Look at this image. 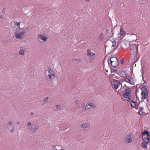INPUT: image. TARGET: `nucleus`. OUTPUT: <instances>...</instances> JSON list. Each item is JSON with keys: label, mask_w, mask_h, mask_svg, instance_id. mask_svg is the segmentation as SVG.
Masks as SVG:
<instances>
[{"label": "nucleus", "mask_w": 150, "mask_h": 150, "mask_svg": "<svg viewBox=\"0 0 150 150\" xmlns=\"http://www.w3.org/2000/svg\"><path fill=\"white\" fill-rule=\"evenodd\" d=\"M110 42L112 44V47H114L116 45V43L115 42V41L113 40V41H110Z\"/></svg>", "instance_id": "nucleus-21"}, {"label": "nucleus", "mask_w": 150, "mask_h": 150, "mask_svg": "<svg viewBox=\"0 0 150 150\" xmlns=\"http://www.w3.org/2000/svg\"><path fill=\"white\" fill-rule=\"evenodd\" d=\"M136 103H137L133 100H132V101H131V107L132 108H134L135 107L136 105Z\"/></svg>", "instance_id": "nucleus-16"}, {"label": "nucleus", "mask_w": 150, "mask_h": 150, "mask_svg": "<svg viewBox=\"0 0 150 150\" xmlns=\"http://www.w3.org/2000/svg\"><path fill=\"white\" fill-rule=\"evenodd\" d=\"M120 63L122 64H123L124 63V61L123 59L122 58L120 60Z\"/></svg>", "instance_id": "nucleus-39"}, {"label": "nucleus", "mask_w": 150, "mask_h": 150, "mask_svg": "<svg viewBox=\"0 0 150 150\" xmlns=\"http://www.w3.org/2000/svg\"><path fill=\"white\" fill-rule=\"evenodd\" d=\"M25 52V50H20L19 51V54L20 55H23Z\"/></svg>", "instance_id": "nucleus-19"}, {"label": "nucleus", "mask_w": 150, "mask_h": 150, "mask_svg": "<svg viewBox=\"0 0 150 150\" xmlns=\"http://www.w3.org/2000/svg\"><path fill=\"white\" fill-rule=\"evenodd\" d=\"M12 121H10L8 122L7 124V126H10L12 125Z\"/></svg>", "instance_id": "nucleus-34"}, {"label": "nucleus", "mask_w": 150, "mask_h": 150, "mask_svg": "<svg viewBox=\"0 0 150 150\" xmlns=\"http://www.w3.org/2000/svg\"><path fill=\"white\" fill-rule=\"evenodd\" d=\"M34 125L33 124L32 125H31V123L30 122H28L27 123V126L28 129L32 132H35L39 129V127L38 126H35L34 127L33 126Z\"/></svg>", "instance_id": "nucleus-4"}, {"label": "nucleus", "mask_w": 150, "mask_h": 150, "mask_svg": "<svg viewBox=\"0 0 150 150\" xmlns=\"http://www.w3.org/2000/svg\"><path fill=\"white\" fill-rule=\"evenodd\" d=\"M106 72H108V70H106Z\"/></svg>", "instance_id": "nucleus-50"}, {"label": "nucleus", "mask_w": 150, "mask_h": 150, "mask_svg": "<svg viewBox=\"0 0 150 150\" xmlns=\"http://www.w3.org/2000/svg\"><path fill=\"white\" fill-rule=\"evenodd\" d=\"M94 57H91L90 58L89 62H90L91 63L94 60Z\"/></svg>", "instance_id": "nucleus-33"}, {"label": "nucleus", "mask_w": 150, "mask_h": 150, "mask_svg": "<svg viewBox=\"0 0 150 150\" xmlns=\"http://www.w3.org/2000/svg\"><path fill=\"white\" fill-rule=\"evenodd\" d=\"M91 50H90L88 49L87 50V52L86 53V54L87 56H90L91 55Z\"/></svg>", "instance_id": "nucleus-26"}, {"label": "nucleus", "mask_w": 150, "mask_h": 150, "mask_svg": "<svg viewBox=\"0 0 150 150\" xmlns=\"http://www.w3.org/2000/svg\"><path fill=\"white\" fill-rule=\"evenodd\" d=\"M38 38V39L42 40L43 41L45 42L47 40V37L43 35H39Z\"/></svg>", "instance_id": "nucleus-10"}, {"label": "nucleus", "mask_w": 150, "mask_h": 150, "mask_svg": "<svg viewBox=\"0 0 150 150\" xmlns=\"http://www.w3.org/2000/svg\"><path fill=\"white\" fill-rule=\"evenodd\" d=\"M123 88L127 89H130L131 88H130L127 87L126 85L125 84L124 85V86H123Z\"/></svg>", "instance_id": "nucleus-35"}, {"label": "nucleus", "mask_w": 150, "mask_h": 150, "mask_svg": "<svg viewBox=\"0 0 150 150\" xmlns=\"http://www.w3.org/2000/svg\"><path fill=\"white\" fill-rule=\"evenodd\" d=\"M136 97L137 98V95H136Z\"/></svg>", "instance_id": "nucleus-52"}, {"label": "nucleus", "mask_w": 150, "mask_h": 150, "mask_svg": "<svg viewBox=\"0 0 150 150\" xmlns=\"http://www.w3.org/2000/svg\"><path fill=\"white\" fill-rule=\"evenodd\" d=\"M86 1H89L90 0H85Z\"/></svg>", "instance_id": "nucleus-48"}, {"label": "nucleus", "mask_w": 150, "mask_h": 150, "mask_svg": "<svg viewBox=\"0 0 150 150\" xmlns=\"http://www.w3.org/2000/svg\"><path fill=\"white\" fill-rule=\"evenodd\" d=\"M141 146L144 149H146L147 145H145L142 142L141 143Z\"/></svg>", "instance_id": "nucleus-22"}, {"label": "nucleus", "mask_w": 150, "mask_h": 150, "mask_svg": "<svg viewBox=\"0 0 150 150\" xmlns=\"http://www.w3.org/2000/svg\"><path fill=\"white\" fill-rule=\"evenodd\" d=\"M103 34L102 33H100L98 38L99 41H101L103 40Z\"/></svg>", "instance_id": "nucleus-15"}, {"label": "nucleus", "mask_w": 150, "mask_h": 150, "mask_svg": "<svg viewBox=\"0 0 150 150\" xmlns=\"http://www.w3.org/2000/svg\"><path fill=\"white\" fill-rule=\"evenodd\" d=\"M5 18L7 19H8V18H9V17L8 16H6V17H5Z\"/></svg>", "instance_id": "nucleus-44"}, {"label": "nucleus", "mask_w": 150, "mask_h": 150, "mask_svg": "<svg viewBox=\"0 0 150 150\" xmlns=\"http://www.w3.org/2000/svg\"><path fill=\"white\" fill-rule=\"evenodd\" d=\"M79 100H76L75 101V103L77 104H79Z\"/></svg>", "instance_id": "nucleus-40"}, {"label": "nucleus", "mask_w": 150, "mask_h": 150, "mask_svg": "<svg viewBox=\"0 0 150 150\" xmlns=\"http://www.w3.org/2000/svg\"><path fill=\"white\" fill-rule=\"evenodd\" d=\"M81 107L84 110V109L85 108V104L83 103L82 104L81 106Z\"/></svg>", "instance_id": "nucleus-36"}, {"label": "nucleus", "mask_w": 150, "mask_h": 150, "mask_svg": "<svg viewBox=\"0 0 150 150\" xmlns=\"http://www.w3.org/2000/svg\"><path fill=\"white\" fill-rule=\"evenodd\" d=\"M90 108V107L88 105V103H87L85 106V108L84 109V110H87L88 109H89Z\"/></svg>", "instance_id": "nucleus-25"}, {"label": "nucleus", "mask_w": 150, "mask_h": 150, "mask_svg": "<svg viewBox=\"0 0 150 150\" xmlns=\"http://www.w3.org/2000/svg\"><path fill=\"white\" fill-rule=\"evenodd\" d=\"M114 87L115 89H117L120 85V81L118 80L113 79Z\"/></svg>", "instance_id": "nucleus-7"}, {"label": "nucleus", "mask_w": 150, "mask_h": 150, "mask_svg": "<svg viewBox=\"0 0 150 150\" xmlns=\"http://www.w3.org/2000/svg\"><path fill=\"white\" fill-rule=\"evenodd\" d=\"M125 33L124 31L122 30V28H121L120 29V36H123Z\"/></svg>", "instance_id": "nucleus-20"}, {"label": "nucleus", "mask_w": 150, "mask_h": 150, "mask_svg": "<svg viewBox=\"0 0 150 150\" xmlns=\"http://www.w3.org/2000/svg\"><path fill=\"white\" fill-rule=\"evenodd\" d=\"M132 91L129 89H125L121 91V93L123 97L126 98L127 101H130V98L129 97V95L131 93Z\"/></svg>", "instance_id": "nucleus-2"}, {"label": "nucleus", "mask_w": 150, "mask_h": 150, "mask_svg": "<svg viewBox=\"0 0 150 150\" xmlns=\"http://www.w3.org/2000/svg\"><path fill=\"white\" fill-rule=\"evenodd\" d=\"M149 134V132H148L146 134V135H148Z\"/></svg>", "instance_id": "nucleus-47"}, {"label": "nucleus", "mask_w": 150, "mask_h": 150, "mask_svg": "<svg viewBox=\"0 0 150 150\" xmlns=\"http://www.w3.org/2000/svg\"><path fill=\"white\" fill-rule=\"evenodd\" d=\"M127 72L126 70H123L120 72V74L119 75H121L122 77H126V76H128L127 75Z\"/></svg>", "instance_id": "nucleus-11"}, {"label": "nucleus", "mask_w": 150, "mask_h": 150, "mask_svg": "<svg viewBox=\"0 0 150 150\" xmlns=\"http://www.w3.org/2000/svg\"><path fill=\"white\" fill-rule=\"evenodd\" d=\"M138 106H137V107H136H136H135V109H136V110H137V109H138Z\"/></svg>", "instance_id": "nucleus-46"}, {"label": "nucleus", "mask_w": 150, "mask_h": 150, "mask_svg": "<svg viewBox=\"0 0 150 150\" xmlns=\"http://www.w3.org/2000/svg\"><path fill=\"white\" fill-rule=\"evenodd\" d=\"M134 66H136V64H135Z\"/></svg>", "instance_id": "nucleus-51"}, {"label": "nucleus", "mask_w": 150, "mask_h": 150, "mask_svg": "<svg viewBox=\"0 0 150 150\" xmlns=\"http://www.w3.org/2000/svg\"><path fill=\"white\" fill-rule=\"evenodd\" d=\"M144 139L145 140L144 141H143V142L145 144V145H147V144L149 143V140H150V138H144Z\"/></svg>", "instance_id": "nucleus-13"}, {"label": "nucleus", "mask_w": 150, "mask_h": 150, "mask_svg": "<svg viewBox=\"0 0 150 150\" xmlns=\"http://www.w3.org/2000/svg\"><path fill=\"white\" fill-rule=\"evenodd\" d=\"M147 137H146V138H149V137H150V135H149V134L148 135H147Z\"/></svg>", "instance_id": "nucleus-43"}, {"label": "nucleus", "mask_w": 150, "mask_h": 150, "mask_svg": "<svg viewBox=\"0 0 150 150\" xmlns=\"http://www.w3.org/2000/svg\"><path fill=\"white\" fill-rule=\"evenodd\" d=\"M90 124L89 123H85L82 124H81L80 125V126L83 128H88L90 127Z\"/></svg>", "instance_id": "nucleus-12"}, {"label": "nucleus", "mask_w": 150, "mask_h": 150, "mask_svg": "<svg viewBox=\"0 0 150 150\" xmlns=\"http://www.w3.org/2000/svg\"><path fill=\"white\" fill-rule=\"evenodd\" d=\"M14 23L15 25H16L18 26V28H20V22H17V21H14Z\"/></svg>", "instance_id": "nucleus-24"}, {"label": "nucleus", "mask_w": 150, "mask_h": 150, "mask_svg": "<svg viewBox=\"0 0 150 150\" xmlns=\"http://www.w3.org/2000/svg\"><path fill=\"white\" fill-rule=\"evenodd\" d=\"M24 32L23 31H22L19 33H16L15 34V37L16 39H19L20 40H22L23 39V36L24 35Z\"/></svg>", "instance_id": "nucleus-6"}, {"label": "nucleus", "mask_w": 150, "mask_h": 150, "mask_svg": "<svg viewBox=\"0 0 150 150\" xmlns=\"http://www.w3.org/2000/svg\"><path fill=\"white\" fill-rule=\"evenodd\" d=\"M55 107L57 108V110H60L61 109V106L59 105H55Z\"/></svg>", "instance_id": "nucleus-27"}, {"label": "nucleus", "mask_w": 150, "mask_h": 150, "mask_svg": "<svg viewBox=\"0 0 150 150\" xmlns=\"http://www.w3.org/2000/svg\"><path fill=\"white\" fill-rule=\"evenodd\" d=\"M108 64H109V65H110V63H109V60H108Z\"/></svg>", "instance_id": "nucleus-49"}, {"label": "nucleus", "mask_w": 150, "mask_h": 150, "mask_svg": "<svg viewBox=\"0 0 150 150\" xmlns=\"http://www.w3.org/2000/svg\"><path fill=\"white\" fill-rule=\"evenodd\" d=\"M88 105H89L90 108L92 107L93 108H96V105H95L93 103H88Z\"/></svg>", "instance_id": "nucleus-17"}, {"label": "nucleus", "mask_w": 150, "mask_h": 150, "mask_svg": "<svg viewBox=\"0 0 150 150\" xmlns=\"http://www.w3.org/2000/svg\"><path fill=\"white\" fill-rule=\"evenodd\" d=\"M49 98L47 97H46L43 100V102H45V103H47L48 101V99Z\"/></svg>", "instance_id": "nucleus-30"}, {"label": "nucleus", "mask_w": 150, "mask_h": 150, "mask_svg": "<svg viewBox=\"0 0 150 150\" xmlns=\"http://www.w3.org/2000/svg\"><path fill=\"white\" fill-rule=\"evenodd\" d=\"M30 115H34V113H33V112H31V113H30Z\"/></svg>", "instance_id": "nucleus-42"}, {"label": "nucleus", "mask_w": 150, "mask_h": 150, "mask_svg": "<svg viewBox=\"0 0 150 150\" xmlns=\"http://www.w3.org/2000/svg\"><path fill=\"white\" fill-rule=\"evenodd\" d=\"M139 87L142 91L141 93H142V94L143 93H148L147 89L145 85L141 86Z\"/></svg>", "instance_id": "nucleus-8"}, {"label": "nucleus", "mask_w": 150, "mask_h": 150, "mask_svg": "<svg viewBox=\"0 0 150 150\" xmlns=\"http://www.w3.org/2000/svg\"><path fill=\"white\" fill-rule=\"evenodd\" d=\"M11 129L10 131V132L11 133H13L14 132L15 130V127H11Z\"/></svg>", "instance_id": "nucleus-23"}, {"label": "nucleus", "mask_w": 150, "mask_h": 150, "mask_svg": "<svg viewBox=\"0 0 150 150\" xmlns=\"http://www.w3.org/2000/svg\"><path fill=\"white\" fill-rule=\"evenodd\" d=\"M148 93H143V94H142V93H141V99L142 100H144L146 98V96H147V94Z\"/></svg>", "instance_id": "nucleus-14"}, {"label": "nucleus", "mask_w": 150, "mask_h": 150, "mask_svg": "<svg viewBox=\"0 0 150 150\" xmlns=\"http://www.w3.org/2000/svg\"><path fill=\"white\" fill-rule=\"evenodd\" d=\"M76 61V62H77L78 63H79L80 62L81 59H73V61Z\"/></svg>", "instance_id": "nucleus-29"}, {"label": "nucleus", "mask_w": 150, "mask_h": 150, "mask_svg": "<svg viewBox=\"0 0 150 150\" xmlns=\"http://www.w3.org/2000/svg\"><path fill=\"white\" fill-rule=\"evenodd\" d=\"M148 132L146 130H144V131L143 133H142V136L143 137L144 136L145 134L146 135V134Z\"/></svg>", "instance_id": "nucleus-32"}, {"label": "nucleus", "mask_w": 150, "mask_h": 150, "mask_svg": "<svg viewBox=\"0 0 150 150\" xmlns=\"http://www.w3.org/2000/svg\"><path fill=\"white\" fill-rule=\"evenodd\" d=\"M5 11H6V9H5V8H4L2 11V12H1V13H2V15H5Z\"/></svg>", "instance_id": "nucleus-28"}, {"label": "nucleus", "mask_w": 150, "mask_h": 150, "mask_svg": "<svg viewBox=\"0 0 150 150\" xmlns=\"http://www.w3.org/2000/svg\"><path fill=\"white\" fill-rule=\"evenodd\" d=\"M91 55L90 56H91V57H93V56H94V57H95V54L94 53H93L92 52H91Z\"/></svg>", "instance_id": "nucleus-38"}, {"label": "nucleus", "mask_w": 150, "mask_h": 150, "mask_svg": "<svg viewBox=\"0 0 150 150\" xmlns=\"http://www.w3.org/2000/svg\"><path fill=\"white\" fill-rule=\"evenodd\" d=\"M4 15H2L1 17H0V18L1 19H2V18H4V17L3 16Z\"/></svg>", "instance_id": "nucleus-41"}, {"label": "nucleus", "mask_w": 150, "mask_h": 150, "mask_svg": "<svg viewBox=\"0 0 150 150\" xmlns=\"http://www.w3.org/2000/svg\"><path fill=\"white\" fill-rule=\"evenodd\" d=\"M111 67L115 68L118 65V61L117 58L115 57H112L110 58Z\"/></svg>", "instance_id": "nucleus-1"}, {"label": "nucleus", "mask_w": 150, "mask_h": 150, "mask_svg": "<svg viewBox=\"0 0 150 150\" xmlns=\"http://www.w3.org/2000/svg\"><path fill=\"white\" fill-rule=\"evenodd\" d=\"M131 134L130 133L127 135L126 137L125 140L128 143H131L132 142V136Z\"/></svg>", "instance_id": "nucleus-9"}, {"label": "nucleus", "mask_w": 150, "mask_h": 150, "mask_svg": "<svg viewBox=\"0 0 150 150\" xmlns=\"http://www.w3.org/2000/svg\"><path fill=\"white\" fill-rule=\"evenodd\" d=\"M143 109V108L142 107H140L139 110V115H142L144 113L143 112H142V110Z\"/></svg>", "instance_id": "nucleus-18"}, {"label": "nucleus", "mask_w": 150, "mask_h": 150, "mask_svg": "<svg viewBox=\"0 0 150 150\" xmlns=\"http://www.w3.org/2000/svg\"><path fill=\"white\" fill-rule=\"evenodd\" d=\"M47 71L49 74L46 77V79L48 80V78L50 79H54L55 77V75L53 69L49 68L47 69Z\"/></svg>", "instance_id": "nucleus-3"}, {"label": "nucleus", "mask_w": 150, "mask_h": 150, "mask_svg": "<svg viewBox=\"0 0 150 150\" xmlns=\"http://www.w3.org/2000/svg\"><path fill=\"white\" fill-rule=\"evenodd\" d=\"M17 124L18 125H19L20 124V123L19 122H17Z\"/></svg>", "instance_id": "nucleus-45"}, {"label": "nucleus", "mask_w": 150, "mask_h": 150, "mask_svg": "<svg viewBox=\"0 0 150 150\" xmlns=\"http://www.w3.org/2000/svg\"><path fill=\"white\" fill-rule=\"evenodd\" d=\"M111 73L114 72L115 73H117V70L114 69H112V68L111 69Z\"/></svg>", "instance_id": "nucleus-31"}, {"label": "nucleus", "mask_w": 150, "mask_h": 150, "mask_svg": "<svg viewBox=\"0 0 150 150\" xmlns=\"http://www.w3.org/2000/svg\"><path fill=\"white\" fill-rule=\"evenodd\" d=\"M52 147L54 150H57L56 146L53 145L52 146Z\"/></svg>", "instance_id": "nucleus-37"}, {"label": "nucleus", "mask_w": 150, "mask_h": 150, "mask_svg": "<svg viewBox=\"0 0 150 150\" xmlns=\"http://www.w3.org/2000/svg\"><path fill=\"white\" fill-rule=\"evenodd\" d=\"M132 78L130 76H128L124 78V80L126 82L129 83L132 85H134V83L131 80Z\"/></svg>", "instance_id": "nucleus-5"}]
</instances>
